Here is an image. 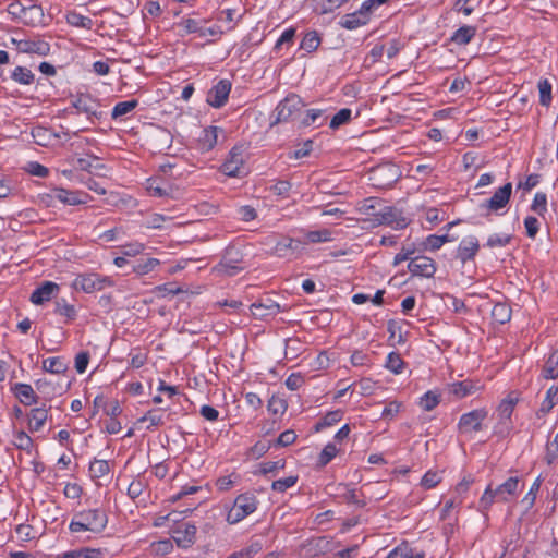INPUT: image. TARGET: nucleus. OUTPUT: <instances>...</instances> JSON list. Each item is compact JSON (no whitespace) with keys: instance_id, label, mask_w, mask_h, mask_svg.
<instances>
[{"instance_id":"f257e3e1","label":"nucleus","mask_w":558,"mask_h":558,"mask_svg":"<svg viewBox=\"0 0 558 558\" xmlns=\"http://www.w3.org/2000/svg\"><path fill=\"white\" fill-rule=\"evenodd\" d=\"M108 514L102 508L83 509L75 512L69 524L71 533L100 534L108 524Z\"/></svg>"},{"instance_id":"f03ea898","label":"nucleus","mask_w":558,"mask_h":558,"mask_svg":"<svg viewBox=\"0 0 558 558\" xmlns=\"http://www.w3.org/2000/svg\"><path fill=\"white\" fill-rule=\"evenodd\" d=\"M520 480L518 476L507 478L502 484L493 488L488 485L480 498V507L487 511L494 502H507L517 493Z\"/></svg>"},{"instance_id":"7ed1b4c3","label":"nucleus","mask_w":558,"mask_h":558,"mask_svg":"<svg viewBox=\"0 0 558 558\" xmlns=\"http://www.w3.org/2000/svg\"><path fill=\"white\" fill-rule=\"evenodd\" d=\"M259 505V500L254 492H245L238 495L233 505L228 509L226 521L231 524H238L245 518L254 513Z\"/></svg>"},{"instance_id":"20e7f679","label":"nucleus","mask_w":558,"mask_h":558,"mask_svg":"<svg viewBox=\"0 0 558 558\" xmlns=\"http://www.w3.org/2000/svg\"><path fill=\"white\" fill-rule=\"evenodd\" d=\"M243 255L234 246L225 250L221 260L213 268V271L227 277H233L243 270Z\"/></svg>"},{"instance_id":"39448f33","label":"nucleus","mask_w":558,"mask_h":558,"mask_svg":"<svg viewBox=\"0 0 558 558\" xmlns=\"http://www.w3.org/2000/svg\"><path fill=\"white\" fill-rule=\"evenodd\" d=\"M519 399L514 393H509L505 399H502L497 407V416L498 423L495 426V433L501 436L509 435L512 423L511 415L513 410L518 403Z\"/></svg>"},{"instance_id":"423d86ee","label":"nucleus","mask_w":558,"mask_h":558,"mask_svg":"<svg viewBox=\"0 0 558 558\" xmlns=\"http://www.w3.org/2000/svg\"><path fill=\"white\" fill-rule=\"evenodd\" d=\"M303 107L301 97L295 94L288 95L277 105L276 119L271 124L295 120L301 114Z\"/></svg>"},{"instance_id":"0eeeda50","label":"nucleus","mask_w":558,"mask_h":558,"mask_svg":"<svg viewBox=\"0 0 558 558\" xmlns=\"http://www.w3.org/2000/svg\"><path fill=\"white\" fill-rule=\"evenodd\" d=\"M372 222L375 226L385 225L395 230H402L409 226L410 219L403 215L402 210L393 206H385L374 214Z\"/></svg>"},{"instance_id":"6e6552de","label":"nucleus","mask_w":558,"mask_h":558,"mask_svg":"<svg viewBox=\"0 0 558 558\" xmlns=\"http://www.w3.org/2000/svg\"><path fill=\"white\" fill-rule=\"evenodd\" d=\"M488 411L485 408L474 409L462 414L458 422V430L469 435L482 430L483 422L487 418Z\"/></svg>"},{"instance_id":"1a4fd4ad","label":"nucleus","mask_w":558,"mask_h":558,"mask_svg":"<svg viewBox=\"0 0 558 558\" xmlns=\"http://www.w3.org/2000/svg\"><path fill=\"white\" fill-rule=\"evenodd\" d=\"M112 286L113 280L110 277L100 276L98 274L78 275L73 281V287L85 293H93Z\"/></svg>"},{"instance_id":"9d476101","label":"nucleus","mask_w":558,"mask_h":558,"mask_svg":"<svg viewBox=\"0 0 558 558\" xmlns=\"http://www.w3.org/2000/svg\"><path fill=\"white\" fill-rule=\"evenodd\" d=\"M72 106L76 109L77 113L85 114L90 121H94V119L99 120L102 116V112L99 110L100 105L98 100L89 94L76 96L72 101Z\"/></svg>"},{"instance_id":"9b49d317","label":"nucleus","mask_w":558,"mask_h":558,"mask_svg":"<svg viewBox=\"0 0 558 558\" xmlns=\"http://www.w3.org/2000/svg\"><path fill=\"white\" fill-rule=\"evenodd\" d=\"M244 170V156L242 147H233L221 165V171L228 177H240Z\"/></svg>"},{"instance_id":"f8f14e48","label":"nucleus","mask_w":558,"mask_h":558,"mask_svg":"<svg viewBox=\"0 0 558 558\" xmlns=\"http://www.w3.org/2000/svg\"><path fill=\"white\" fill-rule=\"evenodd\" d=\"M229 80L218 81L207 93L206 102L213 108H221L226 105L231 92Z\"/></svg>"},{"instance_id":"ddd939ff","label":"nucleus","mask_w":558,"mask_h":558,"mask_svg":"<svg viewBox=\"0 0 558 558\" xmlns=\"http://www.w3.org/2000/svg\"><path fill=\"white\" fill-rule=\"evenodd\" d=\"M304 245L301 240L286 236L275 244L272 253L280 258H292L302 253Z\"/></svg>"},{"instance_id":"4468645a","label":"nucleus","mask_w":558,"mask_h":558,"mask_svg":"<svg viewBox=\"0 0 558 558\" xmlns=\"http://www.w3.org/2000/svg\"><path fill=\"white\" fill-rule=\"evenodd\" d=\"M47 197L57 199L65 205H81L86 204L90 196L82 191H70L63 187H54L51 190Z\"/></svg>"},{"instance_id":"2eb2a0df","label":"nucleus","mask_w":558,"mask_h":558,"mask_svg":"<svg viewBox=\"0 0 558 558\" xmlns=\"http://www.w3.org/2000/svg\"><path fill=\"white\" fill-rule=\"evenodd\" d=\"M196 533V525L191 522H185L172 530V539L178 547L187 549L195 543Z\"/></svg>"},{"instance_id":"dca6fc26","label":"nucleus","mask_w":558,"mask_h":558,"mask_svg":"<svg viewBox=\"0 0 558 558\" xmlns=\"http://www.w3.org/2000/svg\"><path fill=\"white\" fill-rule=\"evenodd\" d=\"M408 269L413 276L432 278L437 270V266L430 257L420 255L411 258Z\"/></svg>"},{"instance_id":"f3484780","label":"nucleus","mask_w":558,"mask_h":558,"mask_svg":"<svg viewBox=\"0 0 558 558\" xmlns=\"http://www.w3.org/2000/svg\"><path fill=\"white\" fill-rule=\"evenodd\" d=\"M511 193L512 184L506 183L505 185L500 186L490 198L482 203L481 208L497 213L498 210L504 209L508 205L511 197Z\"/></svg>"},{"instance_id":"a211bd4d","label":"nucleus","mask_w":558,"mask_h":558,"mask_svg":"<svg viewBox=\"0 0 558 558\" xmlns=\"http://www.w3.org/2000/svg\"><path fill=\"white\" fill-rule=\"evenodd\" d=\"M11 12L13 14H17L23 23L27 25H36L43 19V10L40 5L32 4L29 7H24L20 2L10 4Z\"/></svg>"},{"instance_id":"6ab92c4d","label":"nucleus","mask_w":558,"mask_h":558,"mask_svg":"<svg viewBox=\"0 0 558 558\" xmlns=\"http://www.w3.org/2000/svg\"><path fill=\"white\" fill-rule=\"evenodd\" d=\"M12 44L21 53L47 56L50 52V45L41 39H15L12 38Z\"/></svg>"},{"instance_id":"aec40b11","label":"nucleus","mask_w":558,"mask_h":558,"mask_svg":"<svg viewBox=\"0 0 558 558\" xmlns=\"http://www.w3.org/2000/svg\"><path fill=\"white\" fill-rule=\"evenodd\" d=\"M60 286L52 281H44L31 294L29 301L35 305H43L57 296Z\"/></svg>"},{"instance_id":"412c9836","label":"nucleus","mask_w":558,"mask_h":558,"mask_svg":"<svg viewBox=\"0 0 558 558\" xmlns=\"http://www.w3.org/2000/svg\"><path fill=\"white\" fill-rule=\"evenodd\" d=\"M251 313L255 318H266L268 316H275L281 312L280 305L271 298L266 296L254 302L251 307Z\"/></svg>"},{"instance_id":"4be33fe9","label":"nucleus","mask_w":558,"mask_h":558,"mask_svg":"<svg viewBox=\"0 0 558 558\" xmlns=\"http://www.w3.org/2000/svg\"><path fill=\"white\" fill-rule=\"evenodd\" d=\"M480 251V243L476 236L468 235L461 240L457 248L456 257L465 264L469 260L474 259Z\"/></svg>"},{"instance_id":"5701e85b","label":"nucleus","mask_w":558,"mask_h":558,"mask_svg":"<svg viewBox=\"0 0 558 558\" xmlns=\"http://www.w3.org/2000/svg\"><path fill=\"white\" fill-rule=\"evenodd\" d=\"M371 15L372 14L368 11L363 10L362 3L357 11L343 15L340 19L339 24L345 29H356L366 25L369 22Z\"/></svg>"},{"instance_id":"b1692460","label":"nucleus","mask_w":558,"mask_h":558,"mask_svg":"<svg viewBox=\"0 0 558 558\" xmlns=\"http://www.w3.org/2000/svg\"><path fill=\"white\" fill-rule=\"evenodd\" d=\"M221 129L215 125L203 129L197 138V149L202 153L210 151L218 142V133Z\"/></svg>"},{"instance_id":"393cba45","label":"nucleus","mask_w":558,"mask_h":558,"mask_svg":"<svg viewBox=\"0 0 558 558\" xmlns=\"http://www.w3.org/2000/svg\"><path fill=\"white\" fill-rule=\"evenodd\" d=\"M477 389L478 388L476 385L472 380L468 379L462 381H454L448 385L449 392L459 399L473 395L475 391H477Z\"/></svg>"},{"instance_id":"a878e982","label":"nucleus","mask_w":558,"mask_h":558,"mask_svg":"<svg viewBox=\"0 0 558 558\" xmlns=\"http://www.w3.org/2000/svg\"><path fill=\"white\" fill-rule=\"evenodd\" d=\"M477 28L471 25H463L451 35V41L458 46H465L475 37Z\"/></svg>"},{"instance_id":"bb28decb","label":"nucleus","mask_w":558,"mask_h":558,"mask_svg":"<svg viewBox=\"0 0 558 558\" xmlns=\"http://www.w3.org/2000/svg\"><path fill=\"white\" fill-rule=\"evenodd\" d=\"M14 393L25 405L37 403V396L33 387L28 384L17 383L14 386Z\"/></svg>"},{"instance_id":"cd10ccee","label":"nucleus","mask_w":558,"mask_h":558,"mask_svg":"<svg viewBox=\"0 0 558 558\" xmlns=\"http://www.w3.org/2000/svg\"><path fill=\"white\" fill-rule=\"evenodd\" d=\"M48 418V410L45 408H35L28 415V428L31 432H38L43 428Z\"/></svg>"},{"instance_id":"c85d7f7f","label":"nucleus","mask_w":558,"mask_h":558,"mask_svg":"<svg viewBox=\"0 0 558 558\" xmlns=\"http://www.w3.org/2000/svg\"><path fill=\"white\" fill-rule=\"evenodd\" d=\"M305 241L303 243L307 244H317V243H326L331 242L333 238V232L329 229H320V230H312L304 232Z\"/></svg>"},{"instance_id":"c756f323","label":"nucleus","mask_w":558,"mask_h":558,"mask_svg":"<svg viewBox=\"0 0 558 558\" xmlns=\"http://www.w3.org/2000/svg\"><path fill=\"white\" fill-rule=\"evenodd\" d=\"M557 389H551L550 387L547 389L544 400L541 403L539 409L536 412L538 418L544 417L548 414L553 408L558 404V395L556 393Z\"/></svg>"},{"instance_id":"7c9ffc66","label":"nucleus","mask_w":558,"mask_h":558,"mask_svg":"<svg viewBox=\"0 0 558 558\" xmlns=\"http://www.w3.org/2000/svg\"><path fill=\"white\" fill-rule=\"evenodd\" d=\"M44 371L51 374H63L68 369V363L61 356L48 357L43 361Z\"/></svg>"},{"instance_id":"2f4dec72","label":"nucleus","mask_w":558,"mask_h":558,"mask_svg":"<svg viewBox=\"0 0 558 558\" xmlns=\"http://www.w3.org/2000/svg\"><path fill=\"white\" fill-rule=\"evenodd\" d=\"M397 169L393 166H383L378 167L373 171V180H378L381 177H385L386 174H389V180L386 182H379L377 183V186L379 187H387L390 186L398 178Z\"/></svg>"},{"instance_id":"473e14b6","label":"nucleus","mask_w":558,"mask_h":558,"mask_svg":"<svg viewBox=\"0 0 558 558\" xmlns=\"http://www.w3.org/2000/svg\"><path fill=\"white\" fill-rule=\"evenodd\" d=\"M111 469L107 460L94 459L89 463V475L92 480L101 478L110 473Z\"/></svg>"},{"instance_id":"72a5a7b5","label":"nucleus","mask_w":558,"mask_h":558,"mask_svg":"<svg viewBox=\"0 0 558 558\" xmlns=\"http://www.w3.org/2000/svg\"><path fill=\"white\" fill-rule=\"evenodd\" d=\"M424 557H425V555L423 551L414 554L411 546L408 543L403 542L400 545H398L397 547H395L388 554V556L386 558H424Z\"/></svg>"},{"instance_id":"f704fd0d","label":"nucleus","mask_w":558,"mask_h":558,"mask_svg":"<svg viewBox=\"0 0 558 558\" xmlns=\"http://www.w3.org/2000/svg\"><path fill=\"white\" fill-rule=\"evenodd\" d=\"M10 77L17 84L21 85H31L34 83L35 75L34 73L26 66H16L12 72Z\"/></svg>"},{"instance_id":"c9c22d12","label":"nucleus","mask_w":558,"mask_h":558,"mask_svg":"<svg viewBox=\"0 0 558 558\" xmlns=\"http://www.w3.org/2000/svg\"><path fill=\"white\" fill-rule=\"evenodd\" d=\"M542 376L545 379L558 378V353L557 352H553L549 354L548 359L546 360V362L542 368Z\"/></svg>"},{"instance_id":"e433bc0d","label":"nucleus","mask_w":558,"mask_h":558,"mask_svg":"<svg viewBox=\"0 0 558 558\" xmlns=\"http://www.w3.org/2000/svg\"><path fill=\"white\" fill-rule=\"evenodd\" d=\"M343 417V411L342 410H333L329 411L324 415V417L318 421L315 425V430L320 432L327 427H330L338 422H340Z\"/></svg>"},{"instance_id":"4c0bfd02","label":"nucleus","mask_w":558,"mask_h":558,"mask_svg":"<svg viewBox=\"0 0 558 558\" xmlns=\"http://www.w3.org/2000/svg\"><path fill=\"white\" fill-rule=\"evenodd\" d=\"M159 265L160 260L154 257L147 258L145 260H138L133 266V272L137 276H145L154 271Z\"/></svg>"},{"instance_id":"58836bf2","label":"nucleus","mask_w":558,"mask_h":558,"mask_svg":"<svg viewBox=\"0 0 558 558\" xmlns=\"http://www.w3.org/2000/svg\"><path fill=\"white\" fill-rule=\"evenodd\" d=\"M492 317L497 324H506L511 318V308L505 303H497L492 310Z\"/></svg>"},{"instance_id":"ea45409f","label":"nucleus","mask_w":558,"mask_h":558,"mask_svg":"<svg viewBox=\"0 0 558 558\" xmlns=\"http://www.w3.org/2000/svg\"><path fill=\"white\" fill-rule=\"evenodd\" d=\"M265 539L263 536H253L248 544L241 549L245 558H253L255 555L260 553L264 548Z\"/></svg>"},{"instance_id":"a19ab883","label":"nucleus","mask_w":558,"mask_h":558,"mask_svg":"<svg viewBox=\"0 0 558 558\" xmlns=\"http://www.w3.org/2000/svg\"><path fill=\"white\" fill-rule=\"evenodd\" d=\"M541 486H542V477L538 476L535 478V481L531 485L529 492L521 500V502L525 506L526 510L532 509V507L534 506L537 494L541 489Z\"/></svg>"},{"instance_id":"79ce46f5","label":"nucleus","mask_w":558,"mask_h":558,"mask_svg":"<svg viewBox=\"0 0 558 558\" xmlns=\"http://www.w3.org/2000/svg\"><path fill=\"white\" fill-rule=\"evenodd\" d=\"M137 105L138 101L136 99L120 101L116 104L111 112L112 119H117L130 113L137 107Z\"/></svg>"},{"instance_id":"37998d69","label":"nucleus","mask_w":558,"mask_h":558,"mask_svg":"<svg viewBox=\"0 0 558 558\" xmlns=\"http://www.w3.org/2000/svg\"><path fill=\"white\" fill-rule=\"evenodd\" d=\"M450 241H451V239L449 238V235L447 233L442 234V235L430 234L425 239L423 245H424V250L437 251L445 243L450 242Z\"/></svg>"},{"instance_id":"c03bdc74","label":"nucleus","mask_w":558,"mask_h":558,"mask_svg":"<svg viewBox=\"0 0 558 558\" xmlns=\"http://www.w3.org/2000/svg\"><path fill=\"white\" fill-rule=\"evenodd\" d=\"M66 21L70 25L75 27H81L85 29H90L93 27V20L90 17L82 15L76 12H70L66 15Z\"/></svg>"},{"instance_id":"a18cd8bd","label":"nucleus","mask_w":558,"mask_h":558,"mask_svg":"<svg viewBox=\"0 0 558 558\" xmlns=\"http://www.w3.org/2000/svg\"><path fill=\"white\" fill-rule=\"evenodd\" d=\"M319 44V35L317 32L313 31L305 34L301 41L300 48L307 52H313L318 48Z\"/></svg>"},{"instance_id":"49530a36","label":"nucleus","mask_w":558,"mask_h":558,"mask_svg":"<svg viewBox=\"0 0 558 558\" xmlns=\"http://www.w3.org/2000/svg\"><path fill=\"white\" fill-rule=\"evenodd\" d=\"M404 362L397 352H390L386 359L385 367L393 374H400L403 371Z\"/></svg>"},{"instance_id":"de8ad7c7","label":"nucleus","mask_w":558,"mask_h":558,"mask_svg":"<svg viewBox=\"0 0 558 558\" xmlns=\"http://www.w3.org/2000/svg\"><path fill=\"white\" fill-rule=\"evenodd\" d=\"M539 102L542 106L548 107L551 102V83L547 78L538 82Z\"/></svg>"},{"instance_id":"09e8293b","label":"nucleus","mask_w":558,"mask_h":558,"mask_svg":"<svg viewBox=\"0 0 558 558\" xmlns=\"http://www.w3.org/2000/svg\"><path fill=\"white\" fill-rule=\"evenodd\" d=\"M530 209L538 216H544L547 213V195L543 192H537L534 195Z\"/></svg>"},{"instance_id":"8fccbe9b","label":"nucleus","mask_w":558,"mask_h":558,"mask_svg":"<svg viewBox=\"0 0 558 558\" xmlns=\"http://www.w3.org/2000/svg\"><path fill=\"white\" fill-rule=\"evenodd\" d=\"M203 20H195V19H182L178 23V27L181 29V35L185 34H197L201 29V24Z\"/></svg>"},{"instance_id":"3c124183","label":"nucleus","mask_w":558,"mask_h":558,"mask_svg":"<svg viewBox=\"0 0 558 558\" xmlns=\"http://www.w3.org/2000/svg\"><path fill=\"white\" fill-rule=\"evenodd\" d=\"M352 111L349 108L340 109L330 120L329 126L332 130L339 129L351 120Z\"/></svg>"},{"instance_id":"603ef678","label":"nucleus","mask_w":558,"mask_h":558,"mask_svg":"<svg viewBox=\"0 0 558 558\" xmlns=\"http://www.w3.org/2000/svg\"><path fill=\"white\" fill-rule=\"evenodd\" d=\"M338 453V448L335 444L328 442L319 453L317 463L319 466L327 465Z\"/></svg>"},{"instance_id":"864d4df0","label":"nucleus","mask_w":558,"mask_h":558,"mask_svg":"<svg viewBox=\"0 0 558 558\" xmlns=\"http://www.w3.org/2000/svg\"><path fill=\"white\" fill-rule=\"evenodd\" d=\"M299 481L298 475H289L284 478H279L272 482L271 488L278 493H284L287 489L293 487Z\"/></svg>"},{"instance_id":"5fc2aeb1","label":"nucleus","mask_w":558,"mask_h":558,"mask_svg":"<svg viewBox=\"0 0 558 558\" xmlns=\"http://www.w3.org/2000/svg\"><path fill=\"white\" fill-rule=\"evenodd\" d=\"M439 395L427 391L420 398V407L425 411H432L439 404Z\"/></svg>"},{"instance_id":"6e6d98bb","label":"nucleus","mask_w":558,"mask_h":558,"mask_svg":"<svg viewBox=\"0 0 558 558\" xmlns=\"http://www.w3.org/2000/svg\"><path fill=\"white\" fill-rule=\"evenodd\" d=\"M13 444L17 449L27 452H31L33 448V440L24 430H19L14 434Z\"/></svg>"},{"instance_id":"4d7b16f0","label":"nucleus","mask_w":558,"mask_h":558,"mask_svg":"<svg viewBox=\"0 0 558 558\" xmlns=\"http://www.w3.org/2000/svg\"><path fill=\"white\" fill-rule=\"evenodd\" d=\"M54 312L61 316H65L70 320H73L76 317V310L74 305L69 304L64 299L56 302Z\"/></svg>"},{"instance_id":"13d9d810","label":"nucleus","mask_w":558,"mask_h":558,"mask_svg":"<svg viewBox=\"0 0 558 558\" xmlns=\"http://www.w3.org/2000/svg\"><path fill=\"white\" fill-rule=\"evenodd\" d=\"M387 331L389 333V339L390 340L397 339V342L399 344L403 343L405 341V339L402 336V326H401L400 323H398V322H396L393 319L388 320V323H387Z\"/></svg>"},{"instance_id":"bf43d9fd","label":"nucleus","mask_w":558,"mask_h":558,"mask_svg":"<svg viewBox=\"0 0 558 558\" xmlns=\"http://www.w3.org/2000/svg\"><path fill=\"white\" fill-rule=\"evenodd\" d=\"M440 481L441 474L437 471L429 470L423 475L421 480V485L425 489H430L434 488L438 483H440Z\"/></svg>"},{"instance_id":"052dcab7","label":"nucleus","mask_w":558,"mask_h":558,"mask_svg":"<svg viewBox=\"0 0 558 558\" xmlns=\"http://www.w3.org/2000/svg\"><path fill=\"white\" fill-rule=\"evenodd\" d=\"M124 235V228L122 226H117L99 234V239L105 242H113L121 240Z\"/></svg>"},{"instance_id":"680f3d73","label":"nucleus","mask_w":558,"mask_h":558,"mask_svg":"<svg viewBox=\"0 0 558 558\" xmlns=\"http://www.w3.org/2000/svg\"><path fill=\"white\" fill-rule=\"evenodd\" d=\"M349 0H317V5L322 14L333 12Z\"/></svg>"},{"instance_id":"e2e57ef3","label":"nucleus","mask_w":558,"mask_h":558,"mask_svg":"<svg viewBox=\"0 0 558 558\" xmlns=\"http://www.w3.org/2000/svg\"><path fill=\"white\" fill-rule=\"evenodd\" d=\"M121 248H122V254L124 256L135 257L144 252L145 244H143L138 241H133V242L124 244Z\"/></svg>"},{"instance_id":"0e129e2a","label":"nucleus","mask_w":558,"mask_h":558,"mask_svg":"<svg viewBox=\"0 0 558 558\" xmlns=\"http://www.w3.org/2000/svg\"><path fill=\"white\" fill-rule=\"evenodd\" d=\"M380 202L381 201L379 198H377V197L365 198L361 203V206L359 207V210H360V213H362L364 215H369V216L374 217V214L377 213V211H375V209L377 208V206L380 205Z\"/></svg>"},{"instance_id":"69168bd1","label":"nucleus","mask_w":558,"mask_h":558,"mask_svg":"<svg viewBox=\"0 0 558 558\" xmlns=\"http://www.w3.org/2000/svg\"><path fill=\"white\" fill-rule=\"evenodd\" d=\"M511 236L508 234L494 233L487 239L486 245L488 247H504L509 244Z\"/></svg>"},{"instance_id":"338daca9","label":"nucleus","mask_w":558,"mask_h":558,"mask_svg":"<svg viewBox=\"0 0 558 558\" xmlns=\"http://www.w3.org/2000/svg\"><path fill=\"white\" fill-rule=\"evenodd\" d=\"M415 253V246L414 244H410V245H403L401 251L396 254V256L393 257V262H392V265L393 266H398L400 265L402 262H405L408 259L411 260V256Z\"/></svg>"},{"instance_id":"774afa93","label":"nucleus","mask_w":558,"mask_h":558,"mask_svg":"<svg viewBox=\"0 0 558 558\" xmlns=\"http://www.w3.org/2000/svg\"><path fill=\"white\" fill-rule=\"evenodd\" d=\"M145 487H146V485L142 478H134L129 484L128 492H126L128 496L131 499H136L137 497H140L143 494Z\"/></svg>"}]
</instances>
